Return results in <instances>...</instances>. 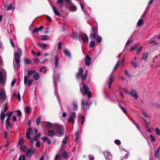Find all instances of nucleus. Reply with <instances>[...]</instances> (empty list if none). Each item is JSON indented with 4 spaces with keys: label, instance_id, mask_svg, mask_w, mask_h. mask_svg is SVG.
I'll return each instance as SVG.
<instances>
[{
    "label": "nucleus",
    "instance_id": "obj_1",
    "mask_svg": "<svg viewBox=\"0 0 160 160\" xmlns=\"http://www.w3.org/2000/svg\"><path fill=\"white\" fill-rule=\"evenodd\" d=\"M17 50L19 54L16 52H14V58L15 61L16 63L15 66H18L19 67L20 66V65H19L20 58L22 54V49L20 48H17Z\"/></svg>",
    "mask_w": 160,
    "mask_h": 160
},
{
    "label": "nucleus",
    "instance_id": "obj_2",
    "mask_svg": "<svg viewBox=\"0 0 160 160\" xmlns=\"http://www.w3.org/2000/svg\"><path fill=\"white\" fill-rule=\"evenodd\" d=\"M54 128L57 132L59 135H62L64 134V131L63 126L56 124L54 127Z\"/></svg>",
    "mask_w": 160,
    "mask_h": 160
},
{
    "label": "nucleus",
    "instance_id": "obj_3",
    "mask_svg": "<svg viewBox=\"0 0 160 160\" xmlns=\"http://www.w3.org/2000/svg\"><path fill=\"white\" fill-rule=\"evenodd\" d=\"M35 149L34 148H30L26 152V156L28 158H30L33 154H34Z\"/></svg>",
    "mask_w": 160,
    "mask_h": 160
},
{
    "label": "nucleus",
    "instance_id": "obj_4",
    "mask_svg": "<svg viewBox=\"0 0 160 160\" xmlns=\"http://www.w3.org/2000/svg\"><path fill=\"white\" fill-rule=\"evenodd\" d=\"M76 113L74 112H72L70 115V118L69 119L68 122H71L72 123L74 122V119L76 118Z\"/></svg>",
    "mask_w": 160,
    "mask_h": 160
},
{
    "label": "nucleus",
    "instance_id": "obj_5",
    "mask_svg": "<svg viewBox=\"0 0 160 160\" xmlns=\"http://www.w3.org/2000/svg\"><path fill=\"white\" fill-rule=\"evenodd\" d=\"M79 36L81 39L83 41L84 43L87 42L88 41V39L87 35L86 34L82 33L79 34Z\"/></svg>",
    "mask_w": 160,
    "mask_h": 160
},
{
    "label": "nucleus",
    "instance_id": "obj_6",
    "mask_svg": "<svg viewBox=\"0 0 160 160\" xmlns=\"http://www.w3.org/2000/svg\"><path fill=\"white\" fill-rule=\"evenodd\" d=\"M28 77L26 75H24V83L25 84H26L27 82H28V84L29 86H31L33 83V80L32 79H30L28 81Z\"/></svg>",
    "mask_w": 160,
    "mask_h": 160
},
{
    "label": "nucleus",
    "instance_id": "obj_7",
    "mask_svg": "<svg viewBox=\"0 0 160 160\" xmlns=\"http://www.w3.org/2000/svg\"><path fill=\"white\" fill-rule=\"evenodd\" d=\"M85 64L87 66H89L91 65V58L88 55H86L85 58Z\"/></svg>",
    "mask_w": 160,
    "mask_h": 160
},
{
    "label": "nucleus",
    "instance_id": "obj_8",
    "mask_svg": "<svg viewBox=\"0 0 160 160\" xmlns=\"http://www.w3.org/2000/svg\"><path fill=\"white\" fill-rule=\"evenodd\" d=\"M128 93L134 97L136 100L137 99L138 96L137 94V92L135 90L132 89L131 90V92Z\"/></svg>",
    "mask_w": 160,
    "mask_h": 160
},
{
    "label": "nucleus",
    "instance_id": "obj_9",
    "mask_svg": "<svg viewBox=\"0 0 160 160\" xmlns=\"http://www.w3.org/2000/svg\"><path fill=\"white\" fill-rule=\"evenodd\" d=\"M33 133V131L32 128H30L28 129L27 130V132L26 133V138L29 140L31 139V137L30 135Z\"/></svg>",
    "mask_w": 160,
    "mask_h": 160
},
{
    "label": "nucleus",
    "instance_id": "obj_10",
    "mask_svg": "<svg viewBox=\"0 0 160 160\" xmlns=\"http://www.w3.org/2000/svg\"><path fill=\"white\" fill-rule=\"evenodd\" d=\"M83 72V70L82 68H79V72L78 73H76V77L77 78H78L80 77L81 78H82V73Z\"/></svg>",
    "mask_w": 160,
    "mask_h": 160
},
{
    "label": "nucleus",
    "instance_id": "obj_11",
    "mask_svg": "<svg viewBox=\"0 0 160 160\" xmlns=\"http://www.w3.org/2000/svg\"><path fill=\"white\" fill-rule=\"evenodd\" d=\"M104 154L107 160H109V158L112 157V155L110 153L107 151L105 152Z\"/></svg>",
    "mask_w": 160,
    "mask_h": 160
},
{
    "label": "nucleus",
    "instance_id": "obj_12",
    "mask_svg": "<svg viewBox=\"0 0 160 160\" xmlns=\"http://www.w3.org/2000/svg\"><path fill=\"white\" fill-rule=\"evenodd\" d=\"M141 59H143L145 61H147L148 58V53L147 52L143 53L142 55Z\"/></svg>",
    "mask_w": 160,
    "mask_h": 160
},
{
    "label": "nucleus",
    "instance_id": "obj_13",
    "mask_svg": "<svg viewBox=\"0 0 160 160\" xmlns=\"http://www.w3.org/2000/svg\"><path fill=\"white\" fill-rule=\"evenodd\" d=\"M0 98L3 100L6 99V94L2 90L0 92Z\"/></svg>",
    "mask_w": 160,
    "mask_h": 160
},
{
    "label": "nucleus",
    "instance_id": "obj_14",
    "mask_svg": "<svg viewBox=\"0 0 160 160\" xmlns=\"http://www.w3.org/2000/svg\"><path fill=\"white\" fill-rule=\"evenodd\" d=\"M88 87L86 85H84L83 86L82 89L84 90V93L85 94H87L89 92L88 91Z\"/></svg>",
    "mask_w": 160,
    "mask_h": 160
},
{
    "label": "nucleus",
    "instance_id": "obj_15",
    "mask_svg": "<svg viewBox=\"0 0 160 160\" xmlns=\"http://www.w3.org/2000/svg\"><path fill=\"white\" fill-rule=\"evenodd\" d=\"M120 61L122 62V63H123L124 62V58H122L121 60L120 61H118L117 63L115 66L114 70H115L119 66V65L120 64Z\"/></svg>",
    "mask_w": 160,
    "mask_h": 160
},
{
    "label": "nucleus",
    "instance_id": "obj_16",
    "mask_svg": "<svg viewBox=\"0 0 160 160\" xmlns=\"http://www.w3.org/2000/svg\"><path fill=\"white\" fill-rule=\"evenodd\" d=\"M160 155V147L158 148L157 150L155 151L154 154V156L156 158H158Z\"/></svg>",
    "mask_w": 160,
    "mask_h": 160
},
{
    "label": "nucleus",
    "instance_id": "obj_17",
    "mask_svg": "<svg viewBox=\"0 0 160 160\" xmlns=\"http://www.w3.org/2000/svg\"><path fill=\"white\" fill-rule=\"evenodd\" d=\"M47 134L49 137H53L55 135V132L52 130H49L48 131Z\"/></svg>",
    "mask_w": 160,
    "mask_h": 160
},
{
    "label": "nucleus",
    "instance_id": "obj_18",
    "mask_svg": "<svg viewBox=\"0 0 160 160\" xmlns=\"http://www.w3.org/2000/svg\"><path fill=\"white\" fill-rule=\"evenodd\" d=\"M63 52L64 53V54L66 57H68L69 58H70L71 57V53L67 49H64L63 50Z\"/></svg>",
    "mask_w": 160,
    "mask_h": 160
},
{
    "label": "nucleus",
    "instance_id": "obj_19",
    "mask_svg": "<svg viewBox=\"0 0 160 160\" xmlns=\"http://www.w3.org/2000/svg\"><path fill=\"white\" fill-rule=\"evenodd\" d=\"M45 126L48 129H51L52 127V123L48 122H46Z\"/></svg>",
    "mask_w": 160,
    "mask_h": 160
},
{
    "label": "nucleus",
    "instance_id": "obj_20",
    "mask_svg": "<svg viewBox=\"0 0 160 160\" xmlns=\"http://www.w3.org/2000/svg\"><path fill=\"white\" fill-rule=\"evenodd\" d=\"M77 9L76 7L74 5H71L69 8V10L70 11H75Z\"/></svg>",
    "mask_w": 160,
    "mask_h": 160
},
{
    "label": "nucleus",
    "instance_id": "obj_21",
    "mask_svg": "<svg viewBox=\"0 0 160 160\" xmlns=\"http://www.w3.org/2000/svg\"><path fill=\"white\" fill-rule=\"evenodd\" d=\"M41 134L40 133H38L37 134L35 135L34 138H32L34 139V140L35 141H38L39 140V138L41 137Z\"/></svg>",
    "mask_w": 160,
    "mask_h": 160
},
{
    "label": "nucleus",
    "instance_id": "obj_22",
    "mask_svg": "<svg viewBox=\"0 0 160 160\" xmlns=\"http://www.w3.org/2000/svg\"><path fill=\"white\" fill-rule=\"evenodd\" d=\"M37 45L39 47L41 48H42L43 49H42L43 50H44L46 48V47H47V45L46 44H42L41 43H38L37 44Z\"/></svg>",
    "mask_w": 160,
    "mask_h": 160
},
{
    "label": "nucleus",
    "instance_id": "obj_23",
    "mask_svg": "<svg viewBox=\"0 0 160 160\" xmlns=\"http://www.w3.org/2000/svg\"><path fill=\"white\" fill-rule=\"evenodd\" d=\"M139 44L138 43H135L134 45L133 46H132V47H131L130 51L132 52L133 50L135 49L139 45Z\"/></svg>",
    "mask_w": 160,
    "mask_h": 160
},
{
    "label": "nucleus",
    "instance_id": "obj_24",
    "mask_svg": "<svg viewBox=\"0 0 160 160\" xmlns=\"http://www.w3.org/2000/svg\"><path fill=\"white\" fill-rule=\"evenodd\" d=\"M52 9L53 10V11L54 13L57 15L58 17H60L61 14H60L58 11L56 9L55 7H52Z\"/></svg>",
    "mask_w": 160,
    "mask_h": 160
},
{
    "label": "nucleus",
    "instance_id": "obj_25",
    "mask_svg": "<svg viewBox=\"0 0 160 160\" xmlns=\"http://www.w3.org/2000/svg\"><path fill=\"white\" fill-rule=\"evenodd\" d=\"M6 124V128L8 129L9 127L12 128V124L10 122V121L5 122Z\"/></svg>",
    "mask_w": 160,
    "mask_h": 160
},
{
    "label": "nucleus",
    "instance_id": "obj_26",
    "mask_svg": "<svg viewBox=\"0 0 160 160\" xmlns=\"http://www.w3.org/2000/svg\"><path fill=\"white\" fill-rule=\"evenodd\" d=\"M0 82L3 83L4 82L3 76L2 72L0 71Z\"/></svg>",
    "mask_w": 160,
    "mask_h": 160
},
{
    "label": "nucleus",
    "instance_id": "obj_27",
    "mask_svg": "<svg viewBox=\"0 0 160 160\" xmlns=\"http://www.w3.org/2000/svg\"><path fill=\"white\" fill-rule=\"evenodd\" d=\"M33 63L37 64L38 63H41V62L39 60V58L37 57H36L33 58L32 60Z\"/></svg>",
    "mask_w": 160,
    "mask_h": 160
},
{
    "label": "nucleus",
    "instance_id": "obj_28",
    "mask_svg": "<svg viewBox=\"0 0 160 160\" xmlns=\"http://www.w3.org/2000/svg\"><path fill=\"white\" fill-rule=\"evenodd\" d=\"M142 46H141L140 47H139L137 49V54H136V55H137V54H139L142 51Z\"/></svg>",
    "mask_w": 160,
    "mask_h": 160
},
{
    "label": "nucleus",
    "instance_id": "obj_29",
    "mask_svg": "<svg viewBox=\"0 0 160 160\" xmlns=\"http://www.w3.org/2000/svg\"><path fill=\"white\" fill-rule=\"evenodd\" d=\"M73 109L74 111H77L78 110V106L77 103L75 102H74L72 103Z\"/></svg>",
    "mask_w": 160,
    "mask_h": 160
},
{
    "label": "nucleus",
    "instance_id": "obj_30",
    "mask_svg": "<svg viewBox=\"0 0 160 160\" xmlns=\"http://www.w3.org/2000/svg\"><path fill=\"white\" fill-rule=\"evenodd\" d=\"M57 3L58 4V5L61 7L63 6V0H58L57 1Z\"/></svg>",
    "mask_w": 160,
    "mask_h": 160
},
{
    "label": "nucleus",
    "instance_id": "obj_31",
    "mask_svg": "<svg viewBox=\"0 0 160 160\" xmlns=\"http://www.w3.org/2000/svg\"><path fill=\"white\" fill-rule=\"evenodd\" d=\"M41 37H42L41 40L44 41L47 40L49 38L48 36L47 35H42Z\"/></svg>",
    "mask_w": 160,
    "mask_h": 160
},
{
    "label": "nucleus",
    "instance_id": "obj_32",
    "mask_svg": "<svg viewBox=\"0 0 160 160\" xmlns=\"http://www.w3.org/2000/svg\"><path fill=\"white\" fill-rule=\"evenodd\" d=\"M33 77L36 80H38L39 78V74L38 73L34 74L33 75Z\"/></svg>",
    "mask_w": 160,
    "mask_h": 160
},
{
    "label": "nucleus",
    "instance_id": "obj_33",
    "mask_svg": "<svg viewBox=\"0 0 160 160\" xmlns=\"http://www.w3.org/2000/svg\"><path fill=\"white\" fill-rule=\"evenodd\" d=\"M35 72V71L34 70H29L28 72V75L30 76L33 74H34Z\"/></svg>",
    "mask_w": 160,
    "mask_h": 160
},
{
    "label": "nucleus",
    "instance_id": "obj_34",
    "mask_svg": "<svg viewBox=\"0 0 160 160\" xmlns=\"http://www.w3.org/2000/svg\"><path fill=\"white\" fill-rule=\"evenodd\" d=\"M92 29L93 31V33H98V28H97L92 27Z\"/></svg>",
    "mask_w": 160,
    "mask_h": 160
},
{
    "label": "nucleus",
    "instance_id": "obj_35",
    "mask_svg": "<svg viewBox=\"0 0 160 160\" xmlns=\"http://www.w3.org/2000/svg\"><path fill=\"white\" fill-rule=\"evenodd\" d=\"M55 68H57L58 63V57L57 56H56L55 57Z\"/></svg>",
    "mask_w": 160,
    "mask_h": 160
},
{
    "label": "nucleus",
    "instance_id": "obj_36",
    "mask_svg": "<svg viewBox=\"0 0 160 160\" xmlns=\"http://www.w3.org/2000/svg\"><path fill=\"white\" fill-rule=\"evenodd\" d=\"M41 119V116H39L37 118L36 120V123L37 125H38L40 123Z\"/></svg>",
    "mask_w": 160,
    "mask_h": 160
},
{
    "label": "nucleus",
    "instance_id": "obj_37",
    "mask_svg": "<svg viewBox=\"0 0 160 160\" xmlns=\"http://www.w3.org/2000/svg\"><path fill=\"white\" fill-rule=\"evenodd\" d=\"M24 62L25 64H31L32 61L26 58L24 59Z\"/></svg>",
    "mask_w": 160,
    "mask_h": 160
},
{
    "label": "nucleus",
    "instance_id": "obj_38",
    "mask_svg": "<svg viewBox=\"0 0 160 160\" xmlns=\"http://www.w3.org/2000/svg\"><path fill=\"white\" fill-rule=\"evenodd\" d=\"M119 106L124 113H126L127 112V110L123 107L120 104L119 105Z\"/></svg>",
    "mask_w": 160,
    "mask_h": 160
},
{
    "label": "nucleus",
    "instance_id": "obj_39",
    "mask_svg": "<svg viewBox=\"0 0 160 160\" xmlns=\"http://www.w3.org/2000/svg\"><path fill=\"white\" fill-rule=\"evenodd\" d=\"M95 46V42L93 41H91L90 42L89 46L90 48H93Z\"/></svg>",
    "mask_w": 160,
    "mask_h": 160
},
{
    "label": "nucleus",
    "instance_id": "obj_40",
    "mask_svg": "<svg viewBox=\"0 0 160 160\" xmlns=\"http://www.w3.org/2000/svg\"><path fill=\"white\" fill-rule=\"evenodd\" d=\"M85 101L83 99H82V103H81V108L84 110L85 108Z\"/></svg>",
    "mask_w": 160,
    "mask_h": 160
},
{
    "label": "nucleus",
    "instance_id": "obj_41",
    "mask_svg": "<svg viewBox=\"0 0 160 160\" xmlns=\"http://www.w3.org/2000/svg\"><path fill=\"white\" fill-rule=\"evenodd\" d=\"M68 156V153L66 151H64L62 155V157L64 158H67Z\"/></svg>",
    "mask_w": 160,
    "mask_h": 160
},
{
    "label": "nucleus",
    "instance_id": "obj_42",
    "mask_svg": "<svg viewBox=\"0 0 160 160\" xmlns=\"http://www.w3.org/2000/svg\"><path fill=\"white\" fill-rule=\"evenodd\" d=\"M5 114L4 112H2L0 115V119H4Z\"/></svg>",
    "mask_w": 160,
    "mask_h": 160
},
{
    "label": "nucleus",
    "instance_id": "obj_43",
    "mask_svg": "<svg viewBox=\"0 0 160 160\" xmlns=\"http://www.w3.org/2000/svg\"><path fill=\"white\" fill-rule=\"evenodd\" d=\"M143 22V19H139V20H138L137 23V25L138 26H141L142 25Z\"/></svg>",
    "mask_w": 160,
    "mask_h": 160
},
{
    "label": "nucleus",
    "instance_id": "obj_44",
    "mask_svg": "<svg viewBox=\"0 0 160 160\" xmlns=\"http://www.w3.org/2000/svg\"><path fill=\"white\" fill-rule=\"evenodd\" d=\"M8 104L7 103H6L4 105L3 107V110L4 112H6L8 109Z\"/></svg>",
    "mask_w": 160,
    "mask_h": 160
},
{
    "label": "nucleus",
    "instance_id": "obj_45",
    "mask_svg": "<svg viewBox=\"0 0 160 160\" xmlns=\"http://www.w3.org/2000/svg\"><path fill=\"white\" fill-rule=\"evenodd\" d=\"M20 149L23 152H25L27 150V148L24 145H22L20 147Z\"/></svg>",
    "mask_w": 160,
    "mask_h": 160
},
{
    "label": "nucleus",
    "instance_id": "obj_46",
    "mask_svg": "<svg viewBox=\"0 0 160 160\" xmlns=\"http://www.w3.org/2000/svg\"><path fill=\"white\" fill-rule=\"evenodd\" d=\"M102 38L99 36H98L97 38V41L98 43L102 41Z\"/></svg>",
    "mask_w": 160,
    "mask_h": 160
},
{
    "label": "nucleus",
    "instance_id": "obj_47",
    "mask_svg": "<svg viewBox=\"0 0 160 160\" xmlns=\"http://www.w3.org/2000/svg\"><path fill=\"white\" fill-rule=\"evenodd\" d=\"M24 143V139L22 137L19 140L18 142V144L19 145H22Z\"/></svg>",
    "mask_w": 160,
    "mask_h": 160
},
{
    "label": "nucleus",
    "instance_id": "obj_48",
    "mask_svg": "<svg viewBox=\"0 0 160 160\" xmlns=\"http://www.w3.org/2000/svg\"><path fill=\"white\" fill-rule=\"evenodd\" d=\"M79 136V133L78 132H76L75 133V140L76 142H77Z\"/></svg>",
    "mask_w": 160,
    "mask_h": 160
},
{
    "label": "nucleus",
    "instance_id": "obj_49",
    "mask_svg": "<svg viewBox=\"0 0 160 160\" xmlns=\"http://www.w3.org/2000/svg\"><path fill=\"white\" fill-rule=\"evenodd\" d=\"M97 33H93L91 34L90 36V37L92 38H95L97 37Z\"/></svg>",
    "mask_w": 160,
    "mask_h": 160
},
{
    "label": "nucleus",
    "instance_id": "obj_50",
    "mask_svg": "<svg viewBox=\"0 0 160 160\" xmlns=\"http://www.w3.org/2000/svg\"><path fill=\"white\" fill-rule=\"evenodd\" d=\"M78 34L75 32H74L72 34V37L73 38L77 39V38Z\"/></svg>",
    "mask_w": 160,
    "mask_h": 160
},
{
    "label": "nucleus",
    "instance_id": "obj_51",
    "mask_svg": "<svg viewBox=\"0 0 160 160\" xmlns=\"http://www.w3.org/2000/svg\"><path fill=\"white\" fill-rule=\"evenodd\" d=\"M132 42V40L131 39H129L127 42L126 44V46H128L130 45V43Z\"/></svg>",
    "mask_w": 160,
    "mask_h": 160
},
{
    "label": "nucleus",
    "instance_id": "obj_52",
    "mask_svg": "<svg viewBox=\"0 0 160 160\" xmlns=\"http://www.w3.org/2000/svg\"><path fill=\"white\" fill-rule=\"evenodd\" d=\"M30 147H33V145L34 142V139L33 138H31L30 139Z\"/></svg>",
    "mask_w": 160,
    "mask_h": 160
},
{
    "label": "nucleus",
    "instance_id": "obj_53",
    "mask_svg": "<svg viewBox=\"0 0 160 160\" xmlns=\"http://www.w3.org/2000/svg\"><path fill=\"white\" fill-rule=\"evenodd\" d=\"M30 108L29 106H27L26 108V112L28 114L29 113H30Z\"/></svg>",
    "mask_w": 160,
    "mask_h": 160
},
{
    "label": "nucleus",
    "instance_id": "obj_54",
    "mask_svg": "<svg viewBox=\"0 0 160 160\" xmlns=\"http://www.w3.org/2000/svg\"><path fill=\"white\" fill-rule=\"evenodd\" d=\"M150 137L151 138V140L152 142H155L156 141L155 138L152 135H150Z\"/></svg>",
    "mask_w": 160,
    "mask_h": 160
},
{
    "label": "nucleus",
    "instance_id": "obj_55",
    "mask_svg": "<svg viewBox=\"0 0 160 160\" xmlns=\"http://www.w3.org/2000/svg\"><path fill=\"white\" fill-rule=\"evenodd\" d=\"M109 82L110 84H112V83L113 82L114 80V78L113 76H110L109 77Z\"/></svg>",
    "mask_w": 160,
    "mask_h": 160
},
{
    "label": "nucleus",
    "instance_id": "obj_56",
    "mask_svg": "<svg viewBox=\"0 0 160 160\" xmlns=\"http://www.w3.org/2000/svg\"><path fill=\"white\" fill-rule=\"evenodd\" d=\"M88 71L86 70L85 72V74L83 75L82 78L83 79H86L88 75Z\"/></svg>",
    "mask_w": 160,
    "mask_h": 160
},
{
    "label": "nucleus",
    "instance_id": "obj_57",
    "mask_svg": "<svg viewBox=\"0 0 160 160\" xmlns=\"http://www.w3.org/2000/svg\"><path fill=\"white\" fill-rule=\"evenodd\" d=\"M155 132L158 135H160V130L158 128H156Z\"/></svg>",
    "mask_w": 160,
    "mask_h": 160
},
{
    "label": "nucleus",
    "instance_id": "obj_58",
    "mask_svg": "<svg viewBox=\"0 0 160 160\" xmlns=\"http://www.w3.org/2000/svg\"><path fill=\"white\" fill-rule=\"evenodd\" d=\"M114 142L116 144L118 145L121 144V142L118 139L115 140L114 141Z\"/></svg>",
    "mask_w": 160,
    "mask_h": 160
},
{
    "label": "nucleus",
    "instance_id": "obj_59",
    "mask_svg": "<svg viewBox=\"0 0 160 160\" xmlns=\"http://www.w3.org/2000/svg\"><path fill=\"white\" fill-rule=\"evenodd\" d=\"M125 75L127 76L128 78H130L131 77V75L128 73L127 70H125Z\"/></svg>",
    "mask_w": 160,
    "mask_h": 160
},
{
    "label": "nucleus",
    "instance_id": "obj_60",
    "mask_svg": "<svg viewBox=\"0 0 160 160\" xmlns=\"http://www.w3.org/2000/svg\"><path fill=\"white\" fill-rule=\"evenodd\" d=\"M149 43H152L154 45H157L158 44L157 42L155 40L150 41Z\"/></svg>",
    "mask_w": 160,
    "mask_h": 160
},
{
    "label": "nucleus",
    "instance_id": "obj_61",
    "mask_svg": "<svg viewBox=\"0 0 160 160\" xmlns=\"http://www.w3.org/2000/svg\"><path fill=\"white\" fill-rule=\"evenodd\" d=\"M13 113V112L12 111H11V112H9L7 113L6 114V116L7 115L8 117H11Z\"/></svg>",
    "mask_w": 160,
    "mask_h": 160
},
{
    "label": "nucleus",
    "instance_id": "obj_62",
    "mask_svg": "<svg viewBox=\"0 0 160 160\" xmlns=\"http://www.w3.org/2000/svg\"><path fill=\"white\" fill-rule=\"evenodd\" d=\"M130 63L132 65L134 68H136L137 67V65L135 62H134L132 61H131L130 62Z\"/></svg>",
    "mask_w": 160,
    "mask_h": 160
},
{
    "label": "nucleus",
    "instance_id": "obj_63",
    "mask_svg": "<svg viewBox=\"0 0 160 160\" xmlns=\"http://www.w3.org/2000/svg\"><path fill=\"white\" fill-rule=\"evenodd\" d=\"M38 31H39L38 30V28L37 27L35 28L32 31L33 33H34V32L37 33L38 32Z\"/></svg>",
    "mask_w": 160,
    "mask_h": 160
},
{
    "label": "nucleus",
    "instance_id": "obj_64",
    "mask_svg": "<svg viewBox=\"0 0 160 160\" xmlns=\"http://www.w3.org/2000/svg\"><path fill=\"white\" fill-rule=\"evenodd\" d=\"M12 5L11 4V5H10L9 6H8L7 8V11H8L9 10H11L12 9Z\"/></svg>",
    "mask_w": 160,
    "mask_h": 160
}]
</instances>
